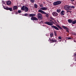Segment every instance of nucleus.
<instances>
[{
    "instance_id": "1",
    "label": "nucleus",
    "mask_w": 76,
    "mask_h": 76,
    "mask_svg": "<svg viewBox=\"0 0 76 76\" xmlns=\"http://www.w3.org/2000/svg\"><path fill=\"white\" fill-rule=\"evenodd\" d=\"M50 22L46 21L44 23L45 24H46L48 25H49L50 26H51V25H53V23H54V22H53L52 20H50Z\"/></svg>"
},
{
    "instance_id": "2",
    "label": "nucleus",
    "mask_w": 76,
    "mask_h": 76,
    "mask_svg": "<svg viewBox=\"0 0 76 76\" xmlns=\"http://www.w3.org/2000/svg\"><path fill=\"white\" fill-rule=\"evenodd\" d=\"M38 12H39L40 13H41L42 14H45L46 15V16L48 18V16H49V15L48 13H46V12H44V11H42V10H39L38 11Z\"/></svg>"
},
{
    "instance_id": "3",
    "label": "nucleus",
    "mask_w": 76,
    "mask_h": 76,
    "mask_svg": "<svg viewBox=\"0 0 76 76\" xmlns=\"http://www.w3.org/2000/svg\"><path fill=\"white\" fill-rule=\"evenodd\" d=\"M37 18L39 19H40V20L42 19L43 18L42 14L40 13H39L37 14Z\"/></svg>"
},
{
    "instance_id": "4",
    "label": "nucleus",
    "mask_w": 76,
    "mask_h": 76,
    "mask_svg": "<svg viewBox=\"0 0 76 76\" xmlns=\"http://www.w3.org/2000/svg\"><path fill=\"white\" fill-rule=\"evenodd\" d=\"M61 1H56L54 2L53 5H54V6H57V5H58V4H61Z\"/></svg>"
},
{
    "instance_id": "5",
    "label": "nucleus",
    "mask_w": 76,
    "mask_h": 76,
    "mask_svg": "<svg viewBox=\"0 0 76 76\" xmlns=\"http://www.w3.org/2000/svg\"><path fill=\"white\" fill-rule=\"evenodd\" d=\"M67 10H70V8H72V9H75V6H71V7H70V6L67 5Z\"/></svg>"
},
{
    "instance_id": "6",
    "label": "nucleus",
    "mask_w": 76,
    "mask_h": 76,
    "mask_svg": "<svg viewBox=\"0 0 76 76\" xmlns=\"http://www.w3.org/2000/svg\"><path fill=\"white\" fill-rule=\"evenodd\" d=\"M52 15L53 16L56 17L57 16H58V13L55 12H52Z\"/></svg>"
},
{
    "instance_id": "7",
    "label": "nucleus",
    "mask_w": 76,
    "mask_h": 76,
    "mask_svg": "<svg viewBox=\"0 0 76 76\" xmlns=\"http://www.w3.org/2000/svg\"><path fill=\"white\" fill-rule=\"evenodd\" d=\"M32 20H38V19L35 17H32L31 18Z\"/></svg>"
},
{
    "instance_id": "8",
    "label": "nucleus",
    "mask_w": 76,
    "mask_h": 76,
    "mask_svg": "<svg viewBox=\"0 0 76 76\" xmlns=\"http://www.w3.org/2000/svg\"><path fill=\"white\" fill-rule=\"evenodd\" d=\"M51 27L52 28L55 29H56V30H59V28H58L56 26H51Z\"/></svg>"
},
{
    "instance_id": "9",
    "label": "nucleus",
    "mask_w": 76,
    "mask_h": 76,
    "mask_svg": "<svg viewBox=\"0 0 76 76\" xmlns=\"http://www.w3.org/2000/svg\"><path fill=\"white\" fill-rule=\"evenodd\" d=\"M50 41H51L52 42H57V40L56 39L54 40L53 39H49Z\"/></svg>"
},
{
    "instance_id": "10",
    "label": "nucleus",
    "mask_w": 76,
    "mask_h": 76,
    "mask_svg": "<svg viewBox=\"0 0 76 76\" xmlns=\"http://www.w3.org/2000/svg\"><path fill=\"white\" fill-rule=\"evenodd\" d=\"M36 15V14H29V16H28V17H34V16H35Z\"/></svg>"
},
{
    "instance_id": "11",
    "label": "nucleus",
    "mask_w": 76,
    "mask_h": 76,
    "mask_svg": "<svg viewBox=\"0 0 76 76\" xmlns=\"http://www.w3.org/2000/svg\"><path fill=\"white\" fill-rule=\"evenodd\" d=\"M40 10H46L47 9H48V8L45 7H43L41 8Z\"/></svg>"
},
{
    "instance_id": "12",
    "label": "nucleus",
    "mask_w": 76,
    "mask_h": 76,
    "mask_svg": "<svg viewBox=\"0 0 76 76\" xmlns=\"http://www.w3.org/2000/svg\"><path fill=\"white\" fill-rule=\"evenodd\" d=\"M28 10H29V8L26 7V6L25 7V9L24 10V11L25 12H28Z\"/></svg>"
},
{
    "instance_id": "13",
    "label": "nucleus",
    "mask_w": 76,
    "mask_h": 76,
    "mask_svg": "<svg viewBox=\"0 0 76 76\" xmlns=\"http://www.w3.org/2000/svg\"><path fill=\"white\" fill-rule=\"evenodd\" d=\"M2 6L3 7L4 9L7 10H8L9 7H5V6H3V4H2Z\"/></svg>"
},
{
    "instance_id": "14",
    "label": "nucleus",
    "mask_w": 76,
    "mask_h": 76,
    "mask_svg": "<svg viewBox=\"0 0 76 76\" xmlns=\"http://www.w3.org/2000/svg\"><path fill=\"white\" fill-rule=\"evenodd\" d=\"M11 1H7V5H10L11 4Z\"/></svg>"
},
{
    "instance_id": "15",
    "label": "nucleus",
    "mask_w": 76,
    "mask_h": 76,
    "mask_svg": "<svg viewBox=\"0 0 76 76\" xmlns=\"http://www.w3.org/2000/svg\"><path fill=\"white\" fill-rule=\"evenodd\" d=\"M64 13H65V11H62L61 12V15H64Z\"/></svg>"
},
{
    "instance_id": "16",
    "label": "nucleus",
    "mask_w": 76,
    "mask_h": 76,
    "mask_svg": "<svg viewBox=\"0 0 76 76\" xmlns=\"http://www.w3.org/2000/svg\"><path fill=\"white\" fill-rule=\"evenodd\" d=\"M18 7L17 6H14L13 7V10H17L18 9Z\"/></svg>"
},
{
    "instance_id": "17",
    "label": "nucleus",
    "mask_w": 76,
    "mask_h": 76,
    "mask_svg": "<svg viewBox=\"0 0 76 76\" xmlns=\"http://www.w3.org/2000/svg\"><path fill=\"white\" fill-rule=\"evenodd\" d=\"M72 20H72L71 19H69L68 20V23H72Z\"/></svg>"
},
{
    "instance_id": "18",
    "label": "nucleus",
    "mask_w": 76,
    "mask_h": 76,
    "mask_svg": "<svg viewBox=\"0 0 76 76\" xmlns=\"http://www.w3.org/2000/svg\"><path fill=\"white\" fill-rule=\"evenodd\" d=\"M75 23H76V20H74V21H72V24L74 25V24H75Z\"/></svg>"
},
{
    "instance_id": "19",
    "label": "nucleus",
    "mask_w": 76,
    "mask_h": 76,
    "mask_svg": "<svg viewBox=\"0 0 76 76\" xmlns=\"http://www.w3.org/2000/svg\"><path fill=\"white\" fill-rule=\"evenodd\" d=\"M25 6H23L21 8L22 10H25Z\"/></svg>"
},
{
    "instance_id": "20",
    "label": "nucleus",
    "mask_w": 76,
    "mask_h": 76,
    "mask_svg": "<svg viewBox=\"0 0 76 76\" xmlns=\"http://www.w3.org/2000/svg\"><path fill=\"white\" fill-rule=\"evenodd\" d=\"M56 26H57V27H58V28H59L60 29H61V30H62V29H63V28H61V27H60L59 25H56Z\"/></svg>"
},
{
    "instance_id": "21",
    "label": "nucleus",
    "mask_w": 76,
    "mask_h": 76,
    "mask_svg": "<svg viewBox=\"0 0 76 76\" xmlns=\"http://www.w3.org/2000/svg\"><path fill=\"white\" fill-rule=\"evenodd\" d=\"M34 8H36V9H37V8L38 7V5H37V4H35L34 5Z\"/></svg>"
},
{
    "instance_id": "22",
    "label": "nucleus",
    "mask_w": 76,
    "mask_h": 76,
    "mask_svg": "<svg viewBox=\"0 0 76 76\" xmlns=\"http://www.w3.org/2000/svg\"><path fill=\"white\" fill-rule=\"evenodd\" d=\"M62 27L64 29H66V30H67V27H65V26H62Z\"/></svg>"
},
{
    "instance_id": "23",
    "label": "nucleus",
    "mask_w": 76,
    "mask_h": 76,
    "mask_svg": "<svg viewBox=\"0 0 76 76\" xmlns=\"http://www.w3.org/2000/svg\"><path fill=\"white\" fill-rule=\"evenodd\" d=\"M12 8H8V10H9L11 12H12Z\"/></svg>"
},
{
    "instance_id": "24",
    "label": "nucleus",
    "mask_w": 76,
    "mask_h": 76,
    "mask_svg": "<svg viewBox=\"0 0 76 76\" xmlns=\"http://www.w3.org/2000/svg\"><path fill=\"white\" fill-rule=\"evenodd\" d=\"M56 11L58 13H60L61 12V10H57Z\"/></svg>"
},
{
    "instance_id": "25",
    "label": "nucleus",
    "mask_w": 76,
    "mask_h": 76,
    "mask_svg": "<svg viewBox=\"0 0 76 76\" xmlns=\"http://www.w3.org/2000/svg\"><path fill=\"white\" fill-rule=\"evenodd\" d=\"M64 9L66 10H67V5H65L64 7Z\"/></svg>"
},
{
    "instance_id": "26",
    "label": "nucleus",
    "mask_w": 76,
    "mask_h": 76,
    "mask_svg": "<svg viewBox=\"0 0 76 76\" xmlns=\"http://www.w3.org/2000/svg\"><path fill=\"white\" fill-rule=\"evenodd\" d=\"M30 1L31 2V3H34L35 2V0H30Z\"/></svg>"
},
{
    "instance_id": "27",
    "label": "nucleus",
    "mask_w": 76,
    "mask_h": 76,
    "mask_svg": "<svg viewBox=\"0 0 76 76\" xmlns=\"http://www.w3.org/2000/svg\"><path fill=\"white\" fill-rule=\"evenodd\" d=\"M53 34L51 33L50 34V36L51 37H53Z\"/></svg>"
},
{
    "instance_id": "28",
    "label": "nucleus",
    "mask_w": 76,
    "mask_h": 76,
    "mask_svg": "<svg viewBox=\"0 0 76 76\" xmlns=\"http://www.w3.org/2000/svg\"><path fill=\"white\" fill-rule=\"evenodd\" d=\"M28 14H27V13L25 14L24 15V16H28Z\"/></svg>"
},
{
    "instance_id": "29",
    "label": "nucleus",
    "mask_w": 76,
    "mask_h": 76,
    "mask_svg": "<svg viewBox=\"0 0 76 76\" xmlns=\"http://www.w3.org/2000/svg\"><path fill=\"white\" fill-rule=\"evenodd\" d=\"M67 39H72V38H71V37H67Z\"/></svg>"
},
{
    "instance_id": "30",
    "label": "nucleus",
    "mask_w": 76,
    "mask_h": 76,
    "mask_svg": "<svg viewBox=\"0 0 76 76\" xmlns=\"http://www.w3.org/2000/svg\"><path fill=\"white\" fill-rule=\"evenodd\" d=\"M18 12L19 13H21V11L20 10H19L18 11Z\"/></svg>"
},
{
    "instance_id": "31",
    "label": "nucleus",
    "mask_w": 76,
    "mask_h": 76,
    "mask_svg": "<svg viewBox=\"0 0 76 76\" xmlns=\"http://www.w3.org/2000/svg\"><path fill=\"white\" fill-rule=\"evenodd\" d=\"M54 34L55 36H57V33H56V32H54Z\"/></svg>"
},
{
    "instance_id": "32",
    "label": "nucleus",
    "mask_w": 76,
    "mask_h": 76,
    "mask_svg": "<svg viewBox=\"0 0 76 76\" xmlns=\"http://www.w3.org/2000/svg\"><path fill=\"white\" fill-rule=\"evenodd\" d=\"M2 1V2L3 4H5V1Z\"/></svg>"
},
{
    "instance_id": "33",
    "label": "nucleus",
    "mask_w": 76,
    "mask_h": 76,
    "mask_svg": "<svg viewBox=\"0 0 76 76\" xmlns=\"http://www.w3.org/2000/svg\"><path fill=\"white\" fill-rule=\"evenodd\" d=\"M50 19L51 20H54V18H53V17H50Z\"/></svg>"
},
{
    "instance_id": "34",
    "label": "nucleus",
    "mask_w": 76,
    "mask_h": 76,
    "mask_svg": "<svg viewBox=\"0 0 76 76\" xmlns=\"http://www.w3.org/2000/svg\"><path fill=\"white\" fill-rule=\"evenodd\" d=\"M58 38L59 39H61V37H58Z\"/></svg>"
},
{
    "instance_id": "35",
    "label": "nucleus",
    "mask_w": 76,
    "mask_h": 76,
    "mask_svg": "<svg viewBox=\"0 0 76 76\" xmlns=\"http://www.w3.org/2000/svg\"><path fill=\"white\" fill-rule=\"evenodd\" d=\"M67 32H69V30H68V28H67Z\"/></svg>"
},
{
    "instance_id": "36",
    "label": "nucleus",
    "mask_w": 76,
    "mask_h": 76,
    "mask_svg": "<svg viewBox=\"0 0 76 76\" xmlns=\"http://www.w3.org/2000/svg\"><path fill=\"white\" fill-rule=\"evenodd\" d=\"M40 7H43V5H40Z\"/></svg>"
},
{
    "instance_id": "37",
    "label": "nucleus",
    "mask_w": 76,
    "mask_h": 76,
    "mask_svg": "<svg viewBox=\"0 0 76 76\" xmlns=\"http://www.w3.org/2000/svg\"><path fill=\"white\" fill-rule=\"evenodd\" d=\"M67 12H70V13H72V12L71 11H67Z\"/></svg>"
},
{
    "instance_id": "38",
    "label": "nucleus",
    "mask_w": 76,
    "mask_h": 76,
    "mask_svg": "<svg viewBox=\"0 0 76 76\" xmlns=\"http://www.w3.org/2000/svg\"><path fill=\"white\" fill-rule=\"evenodd\" d=\"M70 1H75V0H70Z\"/></svg>"
},
{
    "instance_id": "39",
    "label": "nucleus",
    "mask_w": 76,
    "mask_h": 76,
    "mask_svg": "<svg viewBox=\"0 0 76 76\" xmlns=\"http://www.w3.org/2000/svg\"><path fill=\"white\" fill-rule=\"evenodd\" d=\"M57 22H58V23H60V22H59V21L58 20H57Z\"/></svg>"
},
{
    "instance_id": "40",
    "label": "nucleus",
    "mask_w": 76,
    "mask_h": 76,
    "mask_svg": "<svg viewBox=\"0 0 76 76\" xmlns=\"http://www.w3.org/2000/svg\"><path fill=\"white\" fill-rule=\"evenodd\" d=\"M74 56H76V53L75 54H74Z\"/></svg>"
},
{
    "instance_id": "41",
    "label": "nucleus",
    "mask_w": 76,
    "mask_h": 76,
    "mask_svg": "<svg viewBox=\"0 0 76 76\" xmlns=\"http://www.w3.org/2000/svg\"><path fill=\"white\" fill-rule=\"evenodd\" d=\"M75 61H76V59L75 60Z\"/></svg>"
},
{
    "instance_id": "42",
    "label": "nucleus",
    "mask_w": 76,
    "mask_h": 76,
    "mask_svg": "<svg viewBox=\"0 0 76 76\" xmlns=\"http://www.w3.org/2000/svg\"><path fill=\"white\" fill-rule=\"evenodd\" d=\"M75 35H76V34H75Z\"/></svg>"
}]
</instances>
